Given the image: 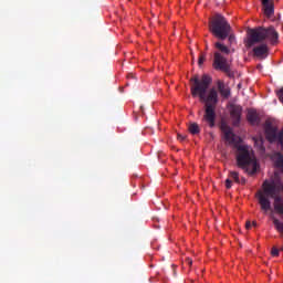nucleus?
<instances>
[{"label":"nucleus","instance_id":"f257e3e1","mask_svg":"<svg viewBox=\"0 0 283 283\" xmlns=\"http://www.w3.org/2000/svg\"><path fill=\"white\" fill-rule=\"evenodd\" d=\"M191 95L196 98L199 97L201 103H205V115L203 120L208 123L209 127H216V105H218V91L216 88L209 90V85L212 83L211 76L203 74L201 78L198 75H195L190 78Z\"/></svg>","mask_w":283,"mask_h":283},{"label":"nucleus","instance_id":"f03ea898","mask_svg":"<svg viewBox=\"0 0 283 283\" xmlns=\"http://www.w3.org/2000/svg\"><path fill=\"white\" fill-rule=\"evenodd\" d=\"M224 140L228 145H232L235 151L237 167L243 169L245 174L253 176L258 171V159L253 154V149L249 145H241L242 137L235 135L231 127L223 128Z\"/></svg>","mask_w":283,"mask_h":283},{"label":"nucleus","instance_id":"7ed1b4c3","mask_svg":"<svg viewBox=\"0 0 283 283\" xmlns=\"http://www.w3.org/2000/svg\"><path fill=\"white\" fill-rule=\"evenodd\" d=\"M255 198L259 200L261 211L263 213H269L271 211V199L274 200L273 207L275 213L283 216V197L277 196V186L274 182L264 181L263 190H259L255 195Z\"/></svg>","mask_w":283,"mask_h":283},{"label":"nucleus","instance_id":"20e7f679","mask_svg":"<svg viewBox=\"0 0 283 283\" xmlns=\"http://www.w3.org/2000/svg\"><path fill=\"white\" fill-rule=\"evenodd\" d=\"M248 38L245 40V48H253V45H258V43H262L263 41H271L272 45L277 43L280 39V34L275 31V28H264L258 27L254 29H248Z\"/></svg>","mask_w":283,"mask_h":283},{"label":"nucleus","instance_id":"39448f33","mask_svg":"<svg viewBox=\"0 0 283 283\" xmlns=\"http://www.w3.org/2000/svg\"><path fill=\"white\" fill-rule=\"evenodd\" d=\"M209 32L219 41H224L231 34V24L227 18L220 13H216L208 22Z\"/></svg>","mask_w":283,"mask_h":283},{"label":"nucleus","instance_id":"423d86ee","mask_svg":"<svg viewBox=\"0 0 283 283\" xmlns=\"http://www.w3.org/2000/svg\"><path fill=\"white\" fill-rule=\"evenodd\" d=\"M264 129L266 140L269 143H277L283 148V128L279 130L271 122H265Z\"/></svg>","mask_w":283,"mask_h":283},{"label":"nucleus","instance_id":"0eeeda50","mask_svg":"<svg viewBox=\"0 0 283 283\" xmlns=\"http://www.w3.org/2000/svg\"><path fill=\"white\" fill-rule=\"evenodd\" d=\"M214 70H220L224 72L229 78H233V72H231V66H229V62H227V57L222 56L220 52H214L213 60Z\"/></svg>","mask_w":283,"mask_h":283},{"label":"nucleus","instance_id":"6e6552de","mask_svg":"<svg viewBox=\"0 0 283 283\" xmlns=\"http://www.w3.org/2000/svg\"><path fill=\"white\" fill-rule=\"evenodd\" d=\"M230 116L233 120V126L238 127L240 125V120L242 118V106L232 104L230 105Z\"/></svg>","mask_w":283,"mask_h":283},{"label":"nucleus","instance_id":"1a4fd4ad","mask_svg":"<svg viewBox=\"0 0 283 283\" xmlns=\"http://www.w3.org/2000/svg\"><path fill=\"white\" fill-rule=\"evenodd\" d=\"M252 52L258 59H266V56H269V45L260 44L254 46Z\"/></svg>","mask_w":283,"mask_h":283},{"label":"nucleus","instance_id":"9d476101","mask_svg":"<svg viewBox=\"0 0 283 283\" xmlns=\"http://www.w3.org/2000/svg\"><path fill=\"white\" fill-rule=\"evenodd\" d=\"M217 87L222 98H229V96H231V88L224 84V81L219 80L217 82Z\"/></svg>","mask_w":283,"mask_h":283},{"label":"nucleus","instance_id":"9b49d317","mask_svg":"<svg viewBox=\"0 0 283 283\" xmlns=\"http://www.w3.org/2000/svg\"><path fill=\"white\" fill-rule=\"evenodd\" d=\"M261 3L264 8V14L266 17H273V14L275 12L273 0H261Z\"/></svg>","mask_w":283,"mask_h":283},{"label":"nucleus","instance_id":"f8f14e48","mask_svg":"<svg viewBox=\"0 0 283 283\" xmlns=\"http://www.w3.org/2000/svg\"><path fill=\"white\" fill-rule=\"evenodd\" d=\"M247 118L251 125H260V116L258 115L256 109H253V108L249 109Z\"/></svg>","mask_w":283,"mask_h":283},{"label":"nucleus","instance_id":"ddd939ff","mask_svg":"<svg viewBox=\"0 0 283 283\" xmlns=\"http://www.w3.org/2000/svg\"><path fill=\"white\" fill-rule=\"evenodd\" d=\"M272 160L274 163V167H276V169H280L281 172L283 174V155H282V153H275L272 156Z\"/></svg>","mask_w":283,"mask_h":283},{"label":"nucleus","instance_id":"4468645a","mask_svg":"<svg viewBox=\"0 0 283 283\" xmlns=\"http://www.w3.org/2000/svg\"><path fill=\"white\" fill-rule=\"evenodd\" d=\"M188 130L190 132V134L196 136V135L200 134V126L198 125V123H191L188 126Z\"/></svg>","mask_w":283,"mask_h":283},{"label":"nucleus","instance_id":"2eb2a0df","mask_svg":"<svg viewBox=\"0 0 283 283\" xmlns=\"http://www.w3.org/2000/svg\"><path fill=\"white\" fill-rule=\"evenodd\" d=\"M214 48L219 50V52H222V54H229L231 52L222 42L214 43Z\"/></svg>","mask_w":283,"mask_h":283},{"label":"nucleus","instance_id":"dca6fc26","mask_svg":"<svg viewBox=\"0 0 283 283\" xmlns=\"http://www.w3.org/2000/svg\"><path fill=\"white\" fill-rule=\"evenodd\" d=\"M254 143H255V145H258L259 149L264 151V138H262V137L254 138Z\"/></svg>","mask_w":283,"mask_h":283},{"label":"nucleus","instance_id":"f3484780","mask_svg":"<svg viewBox=\"0 0 283 283\" xmlns=\"http://www.w3.org/2000/svg\"><path fill=\"white\" fill-rule=\"evenodd\" d=\"M230 178L237 182V185H240V172L238 171H230Z\"/></svg>","mask_w":283,"mask_h":283},{"label":"nucleus","instance_id":"a211bd4d","mask_svg":"<svg viewBox=\"0 0 283 283\" xmlns=\"http://www.w3.org/2000/svg\"><path fill=\"white\" fill-rule=\"evenodd\" d=\"M271 255H272V258H277V255H280V249H272Z\"/></svg>","mask_w":283,"mask_h":283},{"label":"nucleus","instance_id":"6ab92c4d","mask_svg":"<svg viewBox=\"0 0 283 283\" xmlns=\"http://www.w3.org/2000/svg\"><path fill=\"white\" fill-rule=\"evenodd\" d=\"M206 55L205 54H201L200 56H199V60H198V65H202V63H205V61H206Z\"/></svg>","mask_w":283,"mask_h":283},{"label":"nucleus","instance_id":"aec40b11","mask_svg":"<svg viewBox=\"0 0 283 283\" xmlns=\"http://www.w3.org/2000/svg\"><path fill=\"white\" fill-rule=\"evenodd\" d=\"M232 185H233V181L231 179L226 180V188L227 189H231Z\"/></svg>","mask_w":283,"mask_h":283},{"label":"nucleus","instance_id":"412c9836","mask_svg":"<svg viewBox=\"0 0 283 283\" xmlns=\"http://www.w3.org/2000/svg\"><path fill=\"white\" fill-rule=\"evenodd\" d=\"M186 264H188L189 266H191V264H193V260H191V258H187V259H186Z\"/></svg>","mask_w":283,"mask_h":283},{"label":"nucleus","instance_id":"4be33fe9","mask_svg":"<svg viewBox=\"0 0 283 283\" xmlns=\"http://www.w3.org/2000/svg\"><path fill=\"white\" fill-rule=\"evenodd\" d=\"M177 138H178V140H185L187 138V136L178 134Z\"/></svg>","mask_w":283,"mask_h":283},{"label":"nucleus","instance_id":"5701e85b","mask_svg":"<svg viewBox=\"0 0 283 283\" xmlns=\"http://www.w3.org/2000/svg\"><path fill=\"white\" fill-rule=\"evenodd\" d=\"M240 184H241V185H247V178L242 177V178L240 179Z\"/></svg>","mask_w":283,"mask_h":283},{"label":"nucleus","instance_id":"b1692460","mask_svg":"<svg viewBox=\"0 0 283 283\" xmlns=\"http://www.w3.org/2000/svg\"><path fill=\"white\" fill-rule=\"evenodd\" d=\"M228 39H229V41H230V43H233V40L235 39L233 35H231V33L229 34V36H228Z\"/></svg>","mask_w":283,"mask_h":283},{"label":"nucleus","instance_id":"393cba45","mask_svg":"<svg viewBox=\"0 0 283 283\" xmlns=\"http://www.w3.org/2000/svg\"><path fill=\"white\" fill-rule=\"evenodd\" d=\"M245 228H247V229H251V221H248V222L245 223Z\"/></svg>","mask_w":283,"mask_h":283},{"label":"nucleus","instance_id":"a878e982","mask_svg":"<svg viewBox=\"0 0 283 283\" xmlns=\"http://www.w3.org/2000/svg\"><path fill=\"white\" fill-rule=\"evenodd\" d=\"M206 50H209V45L208 44H206Z\"/></svg>","mask_w":283,"mask_h":283}]
</instances>
